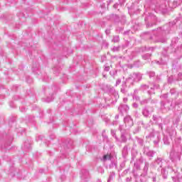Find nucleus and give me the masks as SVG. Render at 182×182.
I'll list each match as a JSON object with an SVG mask.
<instances>
[{
	"label": "nucleus",
	"instance_id": "obj_28",
	"mask_svg": "<svg viewBox=\"0 0 182 182\" xmlns=\"http://www.w3.org/2000/svg\"><path fill=\"white\" fill-rule=\"evenodd\" d=\"M105 60H107L106 55H102L101 57V62H105Z\"/></svg>",
	"mask_w": 182,
	"mask_h": 182
},
{
	"label": "nucleus",
	"instance_id": "obj_58",
	"mask_svg": "<svg viewBox=\"0 0 182 182\" xmlns=\"http://www.w3.org/2000/svg\"><path fill=\"white\" fill-rule=\"evenodd\" d=\"M112 50H114V48H112Z\"/></svg>",
	"mask_w": 182,
	"mask_h": 182
},
{
	"label": "nucleus",
	"instance_id": "obj_56",
	"mask_svg": "<svg viewBox=\"0 0 182 182\" xmlns=\"http://www.w3.org/2000/svg\"><path fill=\"white\" fill-rule=\"evenodd\" d=\"M112 134H113V130L111 131Z\"/></svg>",
	"mask_w": 182,
	"mask_h": 182
},
{
	"label": "nucleus",
	"instance_id": "obj_39",
	"mask_svg": "<svg viewBox=\"0 0 182 182\" xmlns=\"http://www.w3.org/2000/svg\"><path fill=\"white\" fill-rule=\"evenodd\" d=\"M127 100H128L127 97L124 98L123 99L124 103H127Z\"/></svg>",
	"mask_w": 182,
	"mask_h": 182
},
{
	"label": "nucleus",
	"instance_id": "obj_1",
	"mask_svg": "<svg viewBox=\"0 0 182 182\" xmlns=\"http://www.w3.org/2000/svg\"><path fill=\"white\" fill-rule=\"evenodd\" d=\"M142 77H143V76L141 75V73H133L127 78V85H129V86H134L135 83H138V82H140V80H141Z\"/></svg>",
	"mask_w": 182,
	"mask_h": 182
},
{
	"label": "nucleus",
	"instance_id": "obj_30",
	"mask_svg": "<svg viewBox=\"0 0 182 182\" xmlns=\"http://www.w3.org/2000/svg\"><path fill=\"white\" fill-rule=\"evenodd\" d=\"M133 107H134V109H137V107H139V105L136 102L132 104Z\"/></svg>",
	"mask_w": 182,
	"mask_h": 182
},
{
	"label": "nucleus",
	"instance_id": "obj_52",
	"mask_svg": "<svg viewBox=\"0 0 182 182\" xmlns=\"http://www.w3.org/2000/svg\"><path fill=\"white\" fill-rule=\"evenodd\" d=\"M161 42L162 43H164V42H166V40L161 41Z\"/></svg>",
	"mask_w": 182,
	"mask_h": 182
},
{
	"label": "nucleus",
	"instance_id": "obj_14",
	"mask_svg": "<svg viewBox=\"0 0 182 182\" xmlns=\"http://www.w3.org/2000/svg\"><path fill=\"white\" fill-rule=\"evenodd\" d=\"M168 134H169L170 137H174V136H176V134H177V132H176V129H169Z\"/></svg>",
	"mask_w": 182,
	"mask_h": 182
},
{
	"label": "nucleus",
	"instance_id": "obj_10",
	"mask_svg": "<svg viewBox=\"0 0 182 182\" xmlns=\"http://www.w3.org/2000/svg\"><path fill=\"white\" fill-rule=\"evenodd\" d=\"M142 114L144 116V117H149V115L150 114V111H149V109L147 107H144L142 111Z\"/></svg>",
	"mask_w": 182,
	"mask_h": 182
},
{
	"label": "nucleus",
	"instance_id": "obj_19",
	"mask_svg": "<svg viewBox=\"0 0 182 182\" xmlns=\"http://www.w3.org/2000/svg\"><path fill=\"white\" fill-rule=\"evenodd\" d=\"M121 140L122 141H123L124 143H126L127 141V138H126V136H124V134H122L121 136Z\"/></svg>",
	"mask_w": 182,
	"mask_h": 182
},
{
	"label": "nucleus",
	"instance_id": "obj_61",
	"mask_svg": "<svg viewBox=\"0 0 182 182\" xmlns=\"http://www.w3.org/2000/svg\"><path fill=\"white\" fill-rule=\"evenodd\" d=\"M108 44L106 45V46H107Z\"/></svg>",
	"mask_w": 182,
	"mask_h": 182
},
{
	"label": "nucleus",
	"instance_id": "obj_34",
	"mask_svg": "<svg viewBox=\"0 0 182 182\" xmlns=\"http://www.w3.org/2000/svg\"><path fill=\"white\" fill-rule=\"evenodd\" d=\"M127 146H125L124 147V149H123V153H127Z\"/></svg>",
	"mask_w": 182,
	"mask_h": 182
},
{
	"label": "nucleus",
	"instance_id": "obj_32",
	"mask_svg": "<svg viewBox=\"0 0 182 182\" xmlns=\"http://www.w3.org/2000/svg\"><path fill=\"white\" fill-rule=\"evenodd\" d=\"M170 93L171 95H174V93H176V89L173 88L170 90Z\"/></svg>",
	"mask_w": 182,
	"mask_h": 182
},
{
	"label": "nucleus",
	"instance_id": "obj_22",
	"mask_svg": "<svg viewBox=\"0 0 182 182\" xmlns=\"http://www.w3.org/2000/svg\"><path fill=\"white\" fill-rule=\"evenodd\" d=\"M149 77H154V76H156V73H154L153 71H150L149 73Z\"/></svg>",
	"mask_w": 182,
	"mask_h": 182
},
{
	"label": "nucleus",
	"instance_id": "obj_13",
	"mask_svg": "<svg viewBox=\"0 0 182 182\" xmlns=\"http://www.w3.org/2000/svg\"><path fill=\"white\" fill-rule=\"evenodd\" d=\"M103 161H106V160H113V156L112 155H104L102 158Z\"/></svg>",
	"mask_w": 182,
	"mask_h": 182
},
{
	"label": "nucleus",
	"instance_id": "obj_47",
	"mask_svg": "<svg viewBox=\"0 0 182 182\" xmlns=\"http://www.w3.org/2000/svg\"><path fill=\"white\" fill-rule=\"evenodd\" d=\"M132 159H136V155H134V154H132Z\"/></svg>",
	"mask_w": 182,
	"mask_h": 182
},
{
	"label": "nucleus",
	"instance_id": "obj_24",
	"mask_svg": "<svg viewBox=\"0 0 182 182\" xmlns=\"http://www.w3.org/2000/svg\"><path fill=\"white\" fill-rule=\"evenodd\" d=\"M53 101V97H48L46 100V102H47V103H49Z\"/></svg>",
	"mask_w": 182,
	"mask_h": 182
},
{
	"label": "nucleus",
	"instance_id": "obj_42",
	"mask_svg": "<svg viewBox=\"0 0 182 182\" xmlns=\"http://www.w3.org/2000/svg\"><path fill=\"white\" fill-rule=\"evenodd\" d=\"M178 77H179V79H182V73H178Z\"/></svg>",
	"mask_w": 182,
	"mask_h": 182
},
{
	"label": "nucleus",
	"instance_id": "obj_3",
	"mask_svg": "<svg viewBox=\"0 0 182 182\" xmlns=\"http://www.w3.org/2000/svg\"><path fill=\"white\" fill-rule=\"evenodd\" d=\"M157 21V17L154 15H150L145 18V22L146 23L147 28H151L154 25H156V21Z\"/></svg>",
	"mask_w": 182,
	"mask_h": 182
},
{
	"label": "nucleus",
	"instance_id": "obj_16",
	"mask_svg": "<svg viewBox=\"0 0 182 182\" xmlns=\"http://www.w3.org/2000/svg\"><path fill=\"white\" fill-rule=\"evenodd\" d=\"M150 58H151V54L150 53H146L142 55V58L144 60H147L148 59H150Z\"/></svg>",
	"mask_w": 182,
	"mask_h": 182
},
{
	"label": "nucleus",
	"instance_id": "obj_31",
	"mask_svg": "<svg viewBox=\"0 0 182 182\" xmlns=\"http://www.w3.org/2000/svg\"><path fill=\"white\" fill-rule=\"evenodd\" d=\"M120 83H122V80L118 79V80H117V82H116V86L120 85Z\"/></svg>",
	"mask_w": 182,
	"mask_h": 182
},
{
	"label": "nucleus",
	"instance_id": "obj_41",
	"mask_svg": "<svg viewBox=\"0 0 182 182\" xmlns=\"http://www.w3.org/2000/svg\"><path fill=\"white\" fill-rule=\"evenodd\" d=\"M105 33H107V35H109V33H110V30L107 29V30L105 31Z\"/></svg>",
	"mask_w": 182,
	"mask_h": 182
},
{
	"label": "nucleus",
	"instance_id": "obj_46",
	"mask_svg": "<svg viewBox=\"0 0 182 182\" xmlns=\"http://www.w3.org/2000/svg\"><path fill=\"white\" fill-rule=\"evenodd\" d=\"M173 4H174V8H176V6H177V1H173Z\"/></svg>",
	"mask_w": 182,
	"mask_h": 182
},
{
	"label": "nucleus",
	"instance_id": "obj_55",
	"mask_svg": "<svg viewBox=\"0 0 182 182\" xmlns=\"http://www.w3.org/2000/svg\"><path fill=\"white\" fill-rule=\"evenodd\" d=\"M108 122H109V119L105 120L106 123H108Z\"/></svg>",
	"mask_w": 182,
	"mask_h": 182
},
{
	"label": "nucleus",
	"instance_id": "obj_60",
	"mask_svg": "<svg viewBox=\"0 0 182 182\" xmlns=\"http://www.w3.org/2000/svg\"><path fill=\"white\" fill-rule=\"evenodd\" d=\"M112 75H114V73H112Z\"/></svg>",
	"mask_w": 182,
	"mask_h": 182
},
{
	"label": "nucleus",
	"instance_id": "obj_43",
	"mask_svg": "<svg viewBox=\"0 0 182 182\" xmlns=\"http://www.w3.org/2000/svg\"><path fill=\"white\" fill-rule=\"evenodd\" d=\"M25 111H26V109H25L24 107L21 108V112H25Z\"/></svg>",
	"mask_w": 182,
	"mask_h": 182
},
{
	"label": "nucleus",
	"instance_id": "obj_9",
	"mask_svg": "<svg viewBox=\"0 0 182 182\" xmlns=\"http://www.w3.org/2000/svg\"><path fill=\"white\" fill-rule=\"evenodd\" d=\"M149 86L151 90H156V89H159V87H160V85L155 83H149Z\"/></svg>",
	"mask_w": 182,
	"mask_h": 182
},
{
	"label": "nucleus",
	"instance_id": "obj_4",
	"mask_svg": "<svg viewBox=\"0 0 182 182\" xmlns=\"http://www.w3.org/2000/svg\"><path fill=\"white\" fill-rule=\"evenodd\" d=\"M150 137H156V139H154V144H159V141H160V133L153 130L150 134Z\"/></svg>",
	"mask_w": 182,
	"mask_h": 182
},
{
	"label": "nucleus",
	"instance_id": "obj_18",
	"mask_svg": "<svg viewBox=\"0 0 182 182\" xmlns=\"http://www.w3.org/2000/svg\"><path fill=\"white\" fill-rule=\"evenodd\" d=\"M149 99L143 100L140 102V105H141L142 106H144V105H147V103H149Z\"/></svg>",
	"mask_w": 182,
	"mask_h": 182
},
{
	"label": "nucleus",
	"instance_id": "obj_38",
	"mask_svg": "<svg viewBox=\"0 0 182 182\" xmlns=\"http://www.w3.org/2000/svg\"><path fill=\"white\" fill-rule=\"evenodd\" d=\"M126 181H127V182H130V181H132V177L127 178H126Z\"/></svg>",
	"mask_w": 182,
	"mask_h": 182
},
{
	"label": "nucleus",
	"instance_id": "obj_8",
	"mask_svg": "<svg viewBox=\"0 0 182 182\" xmlns=\"http://www.w3.org/2000/svg\"><path fill=\"white\" fill-rule=\"evenodd\" d=\"M81 172H82V175H81L82 180H84V181H86V179L89 178V171L86 169H82Z\"/></svg>",
	"mask_w": 182,
	"mask_h": 182
},
{
	"label": "nucleus",
	"instance_id": "obj_54",
	"mask_svg": "<svg viewBox=\"0 0 182 182\" xmlns=\"http://www.w3.org/2000/svg\"><path fill=\"white\" fill-rule=\"evenodd\" d=\"M115 119H119V115L115 116Z\"/></svg>",
	"mask_w": 182,
	"mask_h": 182
},
{
	"label": "nucleus",
	"instance_id": "obj_15",
	"mask_svg": "<svg viewBox=\"0 0 182 182\" xmlns=\"http://www.w3.org/2000/svg\"><path fill=\"white\" fill-rule=\"evenodd\" d=\"M149 162H145V165L143 169L145 175L147 174V171H149Z\"/></svg>",
	"mask_w": 182,
	"mask_h": 182
},
{
	"label": "nucleus",
	"instance_id": "obj_2",
	"mask_svg": "<svg viewBox=\"0 0 182 182\" xmlns=\"http://www.w3.org/2000/svg\"><path fill=\"white\" fill-rule=\"evenodd\" d=\"M182 149L179 147L178 149H173L170 153V160L172 163H178L181 160Z\"/></svg>",
	"mask_w": 182,
	"mask_h": 182
},
{
	"label": "nucleus",
	"instance_id": "obj_50",
	"mask_svg": "<svg viewBox=\"0 0 182 182\" xmlns=\"http://www.w3.org/2000/svg\"><path fill=\"white\" fill-rule=\"evenodd\" d=\"M111 2H113V0H109V1L108 2L107 5H109V4H111Z\"/></svg>",
	"mask_w": 182,
	"mask_h": 182
},
{
	"label": "nucleus",
	"instance_id": "obj_59",
	"mask_svg": "<svg viewBox=\"0 0 182 182\" xmlns=\"http://www.w3.org/2000/svg\"><path fill=\"white\" fill-rule=\"evenodd\" d=\"M148 93H149V94H150V91H148Z\"/></svg>",
	"mask_w": 182,
	"mask_h": 182
},
{
	"label": "nucleus",
	"instance_id": "obj_17",
	"mask_svg": "<svg viewBox=\"0 0 182 182\" xmlns=\"http://www.w3.org/2000/svg\"><path fill=\"white\" fill-rule=\"evenodd\" d=\"M154 154H156V152H154V151H149L146 152V156H148V157H153Z\"/></svg>",
	"mask_w": 182,
	"mask_h": 182
},
{
	"label": "nucleus",
	"instance_id": "obj_7",
	"mask_svg": "<svg viewBox=\"0 0 182 182\" xmlns=\"http://www.w3.org/2000/svg\"><path fill=\"white\" fill-rule=\"evenodd\" d=\"M124 122L125 123V124H127V126H129V127H132V126H133V119H132V117L130 116H127L124 117Z\"/></svg>",
	"mask_w": 182,
	"mask_h": 182
},
{
	"label": "nucleus",
	"instance_id": "obj_48",
	"mask_svg": "<svg viewBox=\"0 0 182 182\" xmlns=\"http://www.w3.org/2000/svg\"><path fill=\"white\" fill-rule=\"evenodd\" d=\"M121 92H122V93H126V91H125L124 90H123V89L121 90Z\"/></svg>",
	"mask_w": 182,
	"mask_h": 182
},
{
	"label": "nucleus",
	"instance_id": "obj_44",
	"mask_svg": "<svg viewBox=\"0 0 182 182\" xmlns=\"http://www.w3.org/2000/svg\"><path fill=\"white\" fill-rule=\"evenodd\" d=\"M127 173H129V169L125 170V171H124V174H127Z\"/></svg>",
	"mask_w": 182,
	"mask_h": 182
},
{
	"label": "nucleus",
	"instance_id": "obj_11",
	"mask_svg": "<svg viewBox=\"0 0 182 182\" xmlns=\"http://www.w3.org/2000/svg\"><path fill=\"white\" fill-rule=\"evenodd\" d=\"M155 164H158L159 167H163V159L162 158H157L155 161Z\"/></svg>",
	"mask_w": 182,
	"mask_h": 182
},
{
	"label": "nucleus",
	"instance_id": "obj_37",
	"mask_svg": "<svg viewBox=\"0 0 182 182\" xmlns=\"http://www.w3.org/2000/svg\"><path fill=\"white\" fill-rule=\"evenodd\" d=\"M105 133H106V131H102V136H104V138L105 139H106V137H107V136H106V135H105Z\"/></svg>",
	"mask_w": 182,
	"mask_h": 182
},
{
	"label": "nucleus",
	"instance_id": "obj_25",
	"mask_svg": "<svg viewBox=\"0 0 182 182\" xmlns=\"http://www.w3.org/2000/svg\"><path fill=\"white\" fill-rule=\"evenodd\" d=\"M112 180H113V172L109 175L107 182H110Z\"/></svg>",
	"mask_w": 182,
	"mask_h": 182
},
{
	"label": "nucleus",
	"instance_id": "obj_23",
	"mask_svg": "<svg viewBox=\"0 0 182 182\" xmlns=\"http://www.w3.org/2000/svg\"><path fill=\"white\" fill-rule=\"evenodd\" d=\"M150 179L151 180V182L157 181V177L156 176V175L153 176L152 177H150Z\"/></svg>",
	"mask_w": 182,
	"mask_h": 182
},
{
	"label": "nucleus",
	"instance_id": "obj_35",
	"mask_svg": "<svg viewBox=\"0 0 182 182\" xmlns=\"http://www.w3.org/2000/svg\"><path fill=\"white\" fill-rule=\"evenodd\" d=\"M109 69H110V68L109 66H105V72H109Z\"/></svg>",
	"mask_w": 182,
	"mask_h": 182
},
{
	"label": "nucleus",
	"instance_id": "obj_5",
	"mask_svg": "<svg viewBox=\"0 0 182 182\" xmlns=\"http://www.w3.org/2000/svg\"><path fill=\"white\" fill-rule=\"evenodd\" d=\"M130 109V107H128L127 105H121L118 107V110L122 114L124 113H127V111Z\"/></svg>",
	"mask_w": 182,
	"mask_h": 182
},
{
	"label": "nucleus",
	"instance_id": "obj_57",
	"mask_svg": "<svg viewBox=\"0 0 182 182\" xmlns=\"http://www.w3.org/2000/svg\"><path fill=\"white\" fill-rule=\"evenodd\" d=\"M109 90V92H110V90H112V89H109V90Z\"/></svg>",
	"mask_w": 182,
	"mask_h": 182
},
{
	"label": "nucleus",
	"instance_id": "obj_53",
	"mask_svg": "<svg viewBox=\"0 0 182 182\" xmlns=\"http://www.w3.org/2000/svg\"><path fill=\"white\" fill-rule=\"evenodd\" d=\"M120 47H117V48H115V50H119V48Z\"/></svg>",
	"mask_w": 182,
	"mask_h": 182
},
{
	"label": "nucleus",
	"instance_id": "obj_26",
	"mask_svg": "<svg viewBox=\"0 0 182 182\" xmlns=\"http://www.w3.org/2000/svg\"><path fill=\"white\" fill-rule=\"evenodd\" d=\"M114 19H115V22H120V17H119V16L115 15Z\"/></svg>",
	"mask_w": 182,
	"mask_h": 182
},
{
	"label": "nucleus",
	"instance_id": "obj_33",
	"mask_svg": "<svg viewBox=\"0 0 182 182\" xmlns=\"http://www.w3.org/2000/svg\"><path fill=\"white\" fill-rule=\"evenodd\" d=\"M161 97H163V99H167V97H168V94H164L161 95Z\"/></svg>",
	"mask_w": 182,
	"mask_h": 182
},
{
	"label": "nucleus",
	"instance_id": "obj_49",
	"mask_svg": "<svg viewBox=\"0 0 182 182\" xmlns=\"http://www.w3.org/2000/svg\"><path fill=\"white\" fill-rule=\"evenodd\" d=\"M39 173H43V169H40Z\"/></svg>",
	"mask_w": 182,
	"mask_h": 182
},
{
	"label": "nucleus",
	"instance_id": "obj_51",
	"mask_svg": "<svg viewBox=\"0 0 182 182\" xmlns=\"http://www.w3.org/2000/svg\"><path fill=\"white\" fill-rule=\"evenodd\" d=\"M156 80H160V77H159V76H156Z\"/></svg>",
	"mask_w": 182,
	"mask_h": 182
},
{
	"label": "nucleus",
	"instance_id": "obj_40",
	"mask_svg": "<svg viewBox=\"0 0 182 182\" xmlns=\"http://www.w3.org/2000/svg\"><path fill=\"white\" fill-rule=\"evenodd\" d=\"M72 148V144H69L67 145V149H71Z\"/></svg>",
	"mask_w": 182,
	"mask_h": 182
},
{
	"label": "nucleus",
	"instance_id": "obj_45",
	"mask_svg": "<svg viewBox=\"0 0 182 182\" xmlns=\"http://www.w3.org/2000/svg\"><path fill=\"white\" fill-rule=\"evenodd\" d=\"M114 167V165H113V163H112V164L109 165V168H113Z\"/></svg>",
	"mask_w": 182,
	"mask_h": 182
},
{
	"label": "nucleus",
	"instance_id": "obj_21",
	"mask_svg": "<svg viewBox=\"0 0 182 182\" xmlns=\"http://www.w3.org/2000/svg\"><path fill=\"white\" fill-rule=\"evenodd\" d=\"M24 147L25 149H31V144L29 142H25Z\"/></svg>",
	"mask_w": 182,
	"mask_h": 182
},
{
	"label": "nucleus",
	"instance_id": "obj_12",
	"mask_svg": "<svg viewBox=\"0 0 182 182\" xmlns=\"http://www.w3.org/2000/svg\"><path fill=\"white\" fill-rule=\"evenodd\" d=\"M148 89H149V85H146V84H143L141 85L139 90H141L142 92H144V90H148Z\"/></svg>",
	"mask_w": 182,
	"mask_h": 182
},
{
	"label": "nucleus",
	"instance_id": "obj_27",
	"mask_svg": "<svg viewBox=\"0 0 182 182\" xmlns=\"http://www.w3.org/2000/svg\"><path fill=\"white\" fill-rule=\"evenodd\" d=\"M43 136L39 135L37 138H36V140L38 141V140H43Z\"/></svg>",
	"mask_w": 182,
	"mask_h": 182
},
{
	"label": "nucleus",
	"instance_id": "obj_20",
	"mask_svg": "<svg viewBox=\"0 0 182 182\" xmlns=\"http://www.w3.org/2000/svg\"><path fill=\"white\" fill-rule=\"evenodd\" d=\"M164 144H170V141H168V137H164L163 139Z\"/></svg>",
	"mask_w": 182,
	"mask_h": 182
},
{
	"label": "nucleus",
	"instance_id": "obj_36",
	"mask_svg": "<svg viewBox=\"0 0 182 182\" xmlns=\"http://www.w3.org/2000/svg\"><path fill=\"white\" fill-rule=\"evenodd\" d=\"M119 36H116L114 42H119Z\"/></svg>",
	"mask_w": 182,
	"mask_h": 182
},
{
	"label": "nucleus",
	"instance_id": "obj_6",
	"mask_svg": "<svg viewBox=\"0 0 182 182\" xmlns=\"http://www.w3.org/2000/svg\"><path fill=\"white\" fill-rule=\"evenodd\" d=\"M141 164H143V157L141 156L134 164V168H135L136 170H140V166H141Z\"/></svg>",
	"mask_w": 182,
	"mask_h": 182
},
{
	"label": "nucleus",
	"instance_id": "obj_29",
	"mask_svg": "<svg viewBox=\"0 0 182 182\" xmlns=\"http://www.w3.org/2000/svg\"><path fill=\"white\" fill-rule=\"evenodd\" d=\"M154 122H157L159 120V117H157V116L156 115H153V117H152Z\"/></svg>",
	"mask_w": 182,
	"mask_h": 182
}]
</instances>
